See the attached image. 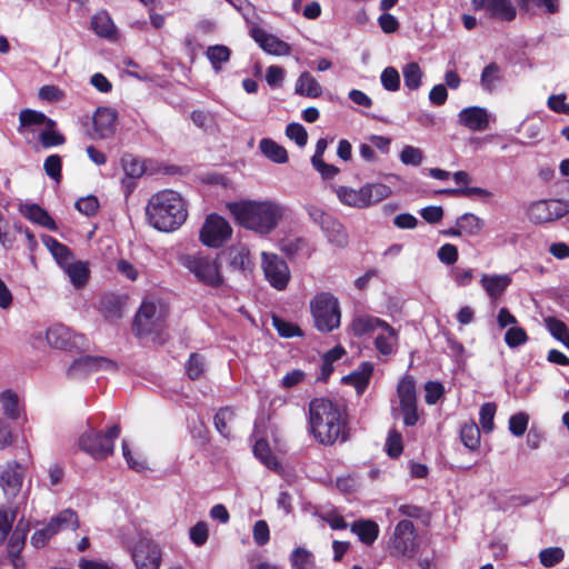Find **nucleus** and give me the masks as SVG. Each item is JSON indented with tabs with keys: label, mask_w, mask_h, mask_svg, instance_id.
I'll use <instances>...</instances> for the list:
<instances>
[{
	"label": "nucleus",
	"mask_w": 569,
	"mask_h": 569,
	"mask_svg": "<svg viewBox=\"0 0 569 569\" xmlns=\"http://www.w3.org/2000/svg\"><path fill=\"white\" fill-rule=\"evenodd\" d=\"M42 242L62 269L73 261L74 257L70 248L56 238L44 234L42 236Z\"/></svg>",
	"instance_id": "obj_27"
},
{
	"label": "nucleus",
	"mask_w": 569,
	"mask_h": 569,
	"mask_svg": "<svg viewBox=\"0 0 569 569\" xmlns=\"http://www.w3.org/2000/svg\"><path fill=\"white\" fill-rule=\"evenodd\" d=\"M231 53V50L224 44L209 46L206 50V57L216 72L222 70V64L230 60Z\"/></svg>",
	"instance_id": "obj_37"
},
{
	"label": "nucleus",
	"mask_w": 569,
	"mask_h": 569,
	"mask_svg": "<svg viewBox=\"0 0 569 569\" xmlns=\"http://www.w3.org/2000/svg\"><path fill=\"white\" fill-rule=\"evenodd\" d=\"M296 93L309 98H318L322 93L321 86L309 72H302L296 82Z\"/></svg>",
	"instance_id": "obj_35"
},
{
	"label": "nucleus",
	"mask_w": 569,
	"mask_h": 569,
	"mask_svg": "<svg viewBox=\"0 0 569 569\" xmlns=\"http://www.w3.org/2000/svg\"><path fill=\"white\" fill-rule=\"evenodd\" d=\"M43 126L39 132L38 140L43 149L59 147L66 143L67 139L58 129L56 120L47 117L43 112L26 108L19 112V124L17 131L27 139L29 133H34V127Z\"/></svg>",
	"instance_id": "obj_4"
},
{
	"label": "nucleus",
	"mask_w": 569,
	"mask_h": 569,
	"mask_svg": "<svg viewBox=\"0 0 569 569\" xmlns=\"http://www.w3.org/2000/svg\"><path fill=\"white\" fill-rule=\"evenodd\" d=\"M382 87L388 91H397L400 88V74L395 67H387L380 76Z\"/></svg>",
	"instance_id": "obj_56"
},
{
	"label": "nucleus",
	"mask_w": 569,
	"mask_h": 569,
	"mask_svg": "<svg viewBox=\"0 0 569 569\" xmlns=\"http://www.w3.org/2000/svg\"><path fill=\"white\" fill-rule=\"evenodd\" d=\"M511 283L508 274H483L481 284L491 299L500 297Z\"/></svg>",
	"instance_id": "obj_30"
},
{
	"label": "nucleus",
	"mask_w": 569,
	"mask_h": 569,
	"mask_svg": "<svg viewBox=\"0 0 569 569\" xmlns=\"http://www.w3.org/2000/svg\"><path fill=\"white\" fill-rule=\"evenodd\" d=\"M0 402L2 405L4 415L10 419L19 418V400L16 392L6 390L0 395Z\"/></svg>",
	"instance_id": "obj_46"
},
{
	"label": "nucleus",
	"mask_w": 569,
	"mask_h": 569,
	"mask_svg": "<svg viewBox=\"0 0 569 569\" xmlns=\"http://www.w3.org/2000/svg\"><path fill=\"white\" fill-rule=\"evenodd\" d=\"M63 270L69 276L71 283L77 288L84 286L89 279L90 271L86 262L71 261Z\"/></svg>",
	"instance_id": "obj_38"
},
{
	"label": "nucleus",
	"mask_w": 569,
	"mask_h": 569,
	"mask_svg": "<svg viewBox=\"0 0 569 569\" xmlns=\"http://www.w3.org/2000/svg\"><path fill=\"white\" fill-rule=\"evenodd\" d=\"M400 160L407 166H419L423 160V152L419 148L406 146L400 152Z\"/></svg>",
	"instance_id": "obj_62"
},
{
	"label": "nucleus",
	"mask_w": 569,
	"mask_h": 569,
	"mask_svg": "<svg viewBox=\"0 0 569 569\" xmlns=\"http://www.w3.org/2000/svg\"><path fill=\"white\" fill-rule=\"evenodd\" d=\"M528 341V335L521 327H511L505 333V342L509 348H517Z\"/></svg>",
	"instance_id": "obj_58"
},
{
	"label": "nucleus",
	"mask_w": 569,
	"mask_h": 569,
	"mask_svg": "<svg viewBox=\"0 0 569 569\" xmlns=\"http://www.w3.org/2000/svg\"><path fill=\"white\" fill-rule=\"evenodd\" d=\"M234 418V410L231 407H222L220 408L214 417L213 425L216 430L224 438H229L231 435L230 428L228 427V422L232 421Z\"/></svg>",
	"instance_id": "obj_40"
},
{
	"label": "nucleus",
	"mask_w": 569,
	"mask_h": 569,
	"mask_svg": "<svg viewBox=\"0 0 569 569\" xmlns=\"http://www.w3.org/2000/svg\"><path fill=\"white\" fill-rule=\"evenodd\" d=\"M457 224L470 236L478 234L483 227L482 220L473 213H463L458 218Z\"/></svg>",
	"instance_id": "obj_49"
},
{
	"label": "nucleus",
	"mask_w": 569,
	"mask_h": 569,
	"mask_svg": "<svg viewBox=\"0 0 569 569\" xmlns=\"http://www.w3.org/2000/svg\"><path fill=\"white\" fill-rule=\"evenodd\" d=\"M565 559V551L560 547L545 548L539 552L540 563L546 568L555 567Z\"/></svg>",
	"instance_id": "obj_50"
},
{
	"label": "nucleus",
	"mask_w": 569,
	"mask_h": 569,
	"mask_svg": "<svg viewBox=\"0 0 569 569\" xmlns=\"http://www.w3.org/2000/svg\"><path fill=\"white\" fill-rule=\"evenodd\" d=\"M362 187L359 190H355L349 187H339L337 190V196L339 200L349 207L355 208H367L365 196H362Z\"/></svg>",
	"instance_id": "obj_39"
},
{
	"label": "nucleus",
	"mask_w": 569,
	"mask_h": 569,
	"mask_svg": "<svg viewBox=\"0 0 569 569\" xmlns=\"http://www.w3.org/2000/svg\"><path fill=\"white\" fill-rule=\"evenodd\" d=\"M47 341L50 346L61 350H71L83 340L82 335H76L63 325H53L47 330Z\"/></svg>",
	"instance_id": "obj_18"
},
{
	"label": "nucleus",
	"mask_w": 569,
	"mask_h": 569,
	"mask_svg": "<svg viewBox=\"0 0 569 569\" xmlns=\"http://www.w3.org/2000/svg\"><path fill=\"white\" fill-rule=\"evenodd\" d=\"M228 208L241 227L261 236L272 232L286 213L283 206L270 200L230 202Z\"/></svg>",
	"instance_id": "obj_2"
},
{
	"label": "nucleus",
	"mask_w": 569,
	"mask_h": 569,
	"mask_svg": "<svg viewBox=\"0 0 569 569\" xmlns=\"http://www.w3.org/2000/svg\"><path fill=\"white\" fill-rule=\"evenodd\" d=\"M120 432L119 425H113L106 432L90 428L79 437V448L94 460H106L113 455Z\"/></svg>",
	"instance_id": "obj_5"
},
{
	"label": "nucleus",
	"mask_w": 569,
	"mask_h": 569,
	"mask_svg": "<svg viewBox=\"0 0 569 569\" xmlns=\"http://www.w3.org/2000/svg\"><path fill=\"white\" fill-rule=\"evenodd\" d=\"M373 369V363L363 361L358 369L351 371L342 380L345 383L353 386L358 395H362L369 386Z\"/></svg>",
	"instance_id": "obj_25"
},
{
	"label": "nucleus",
	"mask_w": 569,
	"mask_h": 569,
	"mask_svg": "<svg viewBox=\"0 0 569 569\" xmlns=\"http://www.w3.org/2000/svg\"><path fill=\"white\" fill-rule=\"evenodd\" d=\"M54 526L58 527V530L67 529V528H77L78 527V515L72 509H64L60 511L56 517L50 519Z\"/></svg>",
	"instance_id": "obj_55"
},
{
	"label": "nucleus",
	"mask_w": 569,
	"mask_h": 569,
	"mask_svg": "<svg viewBox=\"0 0 569 569\" xmlns=\"http://www.w3.org/2000/svg\"><path fill=\"white\" fill-rule=\"evenodd\" d=\"M100 309L103 316L109 320H114L122 317L121 302L114 296L103 297L100 301Z\"/></svg>",
	"instance_id": "obj_44"
},
{
	"label": "nucleus",
	"mask_w": 569,
	"mask_h": 569,
	"mask_svg": "<svg viewBox=\"0 0 569 569\" xmlns=\"http://www.w3.org/2000/svg\"><path fill=\"white\" fill-rule=\"evenodd\" d=\"M59 532L58 527L50 520L42 529L36 530L31 536V545L34 548L44 547L48 541Z\"/></svg>",
	"instance_id": "obj_51"
},
{
	"label": "nucleus",
	"mask_w": 569,
	"mask_h": 569,
	"mask_svg": "<svg viewBox=\"0 0 569 569\" xmlns=\"http://www.w3.org/2000/svg\"><path fill=\"white\" fill-rule=\"evenodd\" d=\"M259 149L262 154L272 162L286 163L289 159L286 148L270 138L261 139L259 142Z\"/></svg>",
	"instance_id": "obj_33"
},
{
	"label": "nucleus",
	"mask_w": 569,
	"mask_h": 569,
	"mask_svg": "<svg viewBox=\"0 0 569 569\" xmlns=\"http://www.w3.org/2000/svg\"><path fill=\"white\" fill-rule=\"evenodd\" d=\"M405 86L410 90H417L421 84L422 72L417 62H409L403 67Z\"/></svg>",
	"instance_id": "obj_45"
},
{
	"label": "nucleus",
	"mask_w": 569,
	"mask_h": 569,
	"mask_svg": "<svg viewBox=\"0 0 569 569\" xmlns=\"http://www.w3.org/2000/svg\"><path fill=\"white\" fill-rule=\"evenodd\" d=\"M308 248V240L303 237L286 238L280 243L281 251L293 257Z\"/></svg>",
	"instance_id": "obj_54"
},
{
	"label": "nucleus",
	"mask_w": 569,
	"mask_h": 569,
	"mask_svg": "<svg viewBox=\"0 0 569 569\" xmlns=\"http://www.w3.org/2000/svg\"><path fill=\"white\" fill-rule=\"evenodd\" d=\"M501 79L500 67L496 62H490L481 72L480 83L485 90L491 92L495 89V83Z\"/></svg>",
	"instance_id": "obj_42"
},
{
	"label": "nucleus",
	"mask_w": 569,
	"mask_h": 569,
	"mask_svg": "<svg viewBox=\"0 0 569 569\" xmlns=\"http://www.w3.org/2000/svg\"><path fill=\"white\" fill-rule=\"evenodd\" d=\"M74 207L84 216L93 217L99 210V201L96 196H87L77 200Z\"/></svg>",
	"instance_id": "obj_59"
},
{
	"label": "nucleus",
	"mask_w": 569,
	"mask_h": 569,
	"mask_svg": "<svg viewBox=\"0 0 569 569\" xmlns=\"http://www.w3.org/2000/svg\"><path fill=\"white\" fill-rule=\"evenodd\" d=\"M118 112L109 107H99L92 117V139H109L117 131Z\"/></svg>",
	"instance_id": "obj_16"
},
{
	"label": "nucleus",
	"mask_w": 569,
	"mask_h": 569,
	"mask_svg": "<svg viewBox=\"0 0 569 569\" xmlns=\"http://www.w3.org/2000/svg\"><path fill=\"white\" fill-rule=\"evenodd\" d=\"M252 38L260 46V48L269 54L289 56L291 52L289 43L273 34L266 32L262 29H253Z\"/></svg>",
	"instance_id": "obj_20"
},
{
	"label": "nucleus",
	"mask_w": 569,
	"mask_h": 569,
	"mask_svg": "<svg viewBox=\"0 0 569 569\" xmlns=\"http://www.w3.org/2000/svg\"><path fill=\"white\" fill-rule=\"evenodd\" d=\"M231 234L230 223L218 213H210L200 229L199 238L206 247L220 248Z\"/></svg>",
	"instance_id": "obj_10"
},
{
	"label": "nucleus",
	"mask_w": 569,
	"mask_h": 569,
	"mask_svg": "<svg viewBox=\"0 0 569 569\" xmlns=\"http://www.w3.org/2000/svg\"><path fill=\"white\" fill-rule=\"evenodd\" d=\"M286 136L293 140L299 147H305L307 144L308 133L300 123H289L286 128Z\"/></svg>",
	"instance_id": "obj_63"
},
{
	"label": "nucleus",
	"mask_w": 569,
	"mask_h": 569,
	"mask_svg": "<svg viewBox=\"0 0 569 569\" xmlns=\"http://www.w3.org/2000/svg\"><path fill=\"white\" fill-rule=\"evenodd\" d=\"M460 440L470 451H476L480 447L481 432L475 421H467L460 427Z\"/></svg>",
	"instance_id": "obj_36"
},
{
	"label": "nucleus",
	"mask_w": 569,
	"mask_h": 569,
	"mask_svg": "<svg viewBox=\"0 0 569 569\" xmlns=\"http://www.w3.org/2000/svg\"><path fill=\"white\" fill-rule=\"evenodd\" d=\"M497 412V405L495 402H485L479 411L480 425L483 432L489 433L495 428V416Z\"/></svg>",
	"instance_id": "obj_48"
},
{
	"label": "nucleus",
	"mask_w": 569,
	"mask_h": 569,
	"mask_svg": "<svg viewBox=\"0 0 569 569\" xmlns=\"http://www.w3.org/2000/svg\"><path fill=\"white\" fill-rule=\"evenodd\" d=\"M24 478V470L17 461H10L0 472V487L9 502L20 493Z\"/></svg>",
	"instance_id": "obj_15"
},
{
	"label": "nucleus",
	"mask_w": 569,
	"mask_h": 569,
	"mask_svg": "<svg viewBox=\"0 0 569 569\" xmlns=\"http://www.w3.org/2000/svg\"><path fill=\"white\" fill-rule=\"evenodd\" d=\"M362 196H365L366 207L373 206L391 194V188L385 183H366L362 186Z\"/></svg>",
	"instance_id": "obj_34"
},
{
	"label": "nucleus",
	"mask_w": 569,
	"mask_h": 569,
	"mask_svg": "<svg viewBox=\"0 0 569 569\" xmlns=\"http://www.w3.org/2000/svg\"><path fill=\"white\" fill-rule=\"evenodd\" d=\"M163 323V315L152 301H143L138 309L134 320L133 330L137 336H149L161 329Z\"/></svg>",
	"instance_id": "obj_11"
},
{
	"label": "nucleus",
	"mask_w": 569,
	"mask_h": 569,
	"mask_svg": "<svg viewBox=\"0 0 569 569\" xmlns=\"http://www.w3.org/2000/svg\"><path fill=\"white\" fill-rule=\"evenodd\" d=\"M442 194H448L452 197H465V198H473L481 197L487 198L490 197L491 193L483 188L480 187H463V188H455V189H443L439 191Z\"/></svg>",
	"instance_id": "obj_53"
},
{
	"label": "nucleus",
	"mask_w": 569,
	"mask_h": 569,
	"mask_svg": "<svg viewBox=\"0 0 569 569\" xmlns=\"http://www.w3.org/2000/svg\"><path fill=\"white\" fill-rule=\"evenodd\" d=\"M27 538V529H20V523L17 526L14 531L11 533L7 550L9 557H17L21 555L24 548Z\"/></svg>",
	"instance_id": "obj_47"
},
{
	"label": "nucleus",
	"mask_w": 569,
	"mask_h": 569,
	"mask_svg": "<svg viewBox=\"0 0 569 569\" xmlns=\"http://www.w3.org/2000/svg\"><path fill=\"white\" fill-rule=\"evenodd\" d=\"M262 269L267 281L277 290L287 288L290 270L287 262L276 253H262Z\"/></svg>",
	"instance_id": "obj_13"
},
{
	"label": "nucleus",
	"mask_w": 569,
	"mask_h": 569,
	"mask_svg": "<svg viewBox=\"0 0 569 569\" xmlns=\"http://www.w3.org/2000/svg\"><path fill=\"white\" fill-rule=\"evenodd\" d=\"M137 569H160L162 552L160 547L149 539H140L131 550Z\"/></svg>",
	"instance_id": "obj_14"
},
{
	"label": "nucleus",
	"mask_w": 569,
	"mask_h": 569,
	"mask_svg": "<svg viewBox=\"0 0 569 569\" xmlns=\"http://www.w3.org/2000/svg\"><path fill=\"white\" fill-rule=\"evenodd\" d=\"M377 328L386 330L392 337L396 336V330L387 321L377 317L359 316L356 317L350 325L353 336L358 338L373 332Z\"/></svg>",
	"instance_id": "obj_22"
},
{
	"label": "nucleus",
	"mask_w": 569,
	"mask_h": 569,
	"mask_svg": "<svg viewBox=\"0 0 569 569\" xmlns=\"http://www.w3.org/2000/svg\"><path fill=\"white\" fill-rule=\"evenodd\" d=\"M545 323L550 335L558 341L563 340V338L569 333L567 325L555 317H547L545 319Z\"/></svg>",
	"instance_id": "obj_61"
},
{
	"label": "nucleus",
	"mask_w": 569,
	"mask_h": 569,
	"mask_svg": "<svg viewBox=\"0 0 569 569\" xmlns=\"http://www.w3.org/2000/svg\"><path fill=\"white\" fill-rule=\"evenodd\" d=\"M402 451L403 442L401 433L396 429L389 430L386 441L387 455L392 459H397L401 456Z\"/></svg>",
	"instance_id": "obj_52"
},
{
	"label": "nucleus",
	"mask_w": 569,
	"mask_h": 569,
	"mask_svg": "<svg viewBox=\"0 0 569 569\" xmlns=\"http://www.w3.org/2000/svg\"><path fill=\"white\" fill-rule=\"evenodd\" d=\"M146 216L154 229L171 232L186 222L188 208L184 199L177 191L166 189L151 196Z\"/></svg>",
	"instance_id": "obj_3"
},
{
	"label": "nucleus",
	"mask_w": 569,
	"mask_h": 569,
	"mask_svg": "<svg viewBox=\"0 0 569 569\" xmlns=\"http://www.w3.org/2000/svg\"><path fill=\"white\" fill-rule=\"evenodd\" d=\"M458 122L471 131H483L489 127V118L486 109L468 107L458 113Z\"/></svg>",
	"instance_id": "obj_23"
},
{
	"label": "nucleus",
	"mask_w": 569,
	"mask_h": 569,
	"mask_svg": "<svg viewBox=\"0 0 569 569\" xmlns=\"http://www.w3.org/2000/svg\"><path fill=\"white\" fill-rule=\"evenodd\" d=\"M420 548L419 537L410 520H400L388 541V551L397 559H413Z\"/></svg>",
	"instance_id": "obj_7"
},
{
	"label": "nucleus",
	"mask_w": 569,
	"mask_h": 569,
	"mask_svg": "<svg viewBox=\"0 0 569 569\" xmlns=\"http://www.w3.org/2000/svg\"><path fill=\"white\" fill-rule=\"evenodd\" d=\"M400 411L406 427H413L419 421L416 380L411 375H405L398 386Z\"/></svg>",
	"instance_id": "obj_9"
},
{
	"label": "nucleus",
	"mask_w": 569,
	"mask_h": 569,
	"mask_svg": "<svg viewBox=\"0 0 569 569\" xmlns=\"http://www.w3.org/2000/svg\"><path fill=\"white\" fill-rule=\"evenodd\" d=\"M529 422V416L526 412H518L509 418V431L515 437L525 435Z\"/></svg>",
	"instance_id": "obj_57"
},
{
	"label": "nucleus",
	"mask_w": 569,
	"mask_h": 569,
	"mask_svg": "<svg viewBox=\"0 0 569 569\" xmlns=\"http://www.w3.org/2000/svg\"><path fill=\"white\" fill-rule=\"evenodd\" d=\"M19 212L29 221L47 228L51 231H57L58 226L49 212L37 203H23L19 207Z\"/></svg>",
	"instance_id": "obj_24"
},
{
	"label": "nucleus",
	"mask_w": 569,
	"mask_h": 569,
	"mask_svg": "<svg viewBox=\"0 0 569 569\" xmlns=\"http://www.w3.org/2000/svg\"><path fill=\"white\" fill-rule=\"evenodd\" d=\"M350 530L367 546L372 545L379 536V526L373 520L353 521L350 526Z\"/></svg>",
	"instance_id": "obj_32"
},
{
	"label": "nucleus",
	"mask_w": 569,
	"mask_h": 569,
	"mask_svg": "<svg viewBox=\"0 0 569 569\" xmlns=\"http://www.w3.org/2000/svg\"><path fill=\"white\" fill-rule=\"evenodd\" d=\"M477 9H485L491 18H498L501 21H512L516 19L517 11L510 0H473Z\"/></svg>",
	"instance_id": "obj_21"
},
{
	"label": "nucleus",
	"mask_w": 569,
	"mask_h": 569,
	"mask_svg": "<svg viewBox=\"0 0 569 569\" xmlns=\"http://www.w3.org/2000/svg\"><path fill=\"white\" fill-rule=\"evenodd\" d=\"M252 452L254 457L268 469L272 471H279L281 469V463L279 462L278 458L273 455L267 439H258L253 445Z\"/></svg>",
	"instance_id": "obj_29"
},
{
	"label": "nucleus",
	"mask_w": 569,
	"mask_h": 569,
	"mask_svg": "<svg viewBox=\"0 0 569 569\" xmlns=\"http://www.w3.org/2000/svg\"><path fill=\"white\" fill-rule=\"evenodd\" d=\"M321 230L325 232L329 242L338 246L346 247L348 243V233L343 227V224L335 218L332 214L326 221V223L321 227Z\"/></svg>",
	"instance_id": "obj_31"
},
{
	"label": "nucleus",
	"mask_w": 569,
	"mask_h": 569,
	"mask_svg": "<svg viewBox=\"0 0 569 569\" xmlns=\"http://www.w3.org/2000/svg\"><path fill=\"white\" fill-rule=\"evenodd\" d=\"M91 30L100 38L108 40L116 39L117 28L106 10L98 11L91 17Z\"/></svg>",
	"instance_id": "obj_26"
},
{
	"label": "nucleus",
	"mask_w": 569,
	"mask_h": 569,
	"mask_svg": "<svg viewBox=\"0 0 569 569\" xmlns=\"http://www.w3.org/2000/svg\"><path fill=\"white\" fill-rule=\"evenodd\" d=\"M219 257L223 258L228 267L233 271L247 272L252 270V261L249 249L242 244L237 243L223 249Z\"/></svg>",
	"instance_id": "obj_17"
},
{
	"label": "nucleus",
	"mask_w": 569,
	"mask_h": 569,
	"mask_svg": "<svg viewBox=\"0 0 569 569\" xmlns=\"http://www.w3.org/2000/svg\"><path fill=\"white\" fill-rule=\"evenodd\" d=\"M272 326L281 338L289 339L303 336V332L298 325L287 321L276 315L272 316Z\"/></svg>",
	"instance_id": "obj_41"
},
{
	"label": "nucleus",
	"mask_w": 569,
	"mask_h": 569,
	"mask_svg": "<svg viewBox=\"0 0 569 569\" xmlns=\"http://www.w3.org/2000/svg\"><path fill=\"white\" fill-rule=\"evenodd\" d=\"M307 429L319 445L343 443L350 438L348 411L327 397L312 398L308 403Z\"/></svg>",
	"instance_id": "obj_1"
},
{
	"label": "nucleus",
	"mask_w": 569,
	"mask_h": 569,
	"mask_svg": "<svg viewBox=\"0 0 569 569\" xmlns=\"http://www.w3.org/2000/svg\"><path fill=\"white\" fill-rule=\"evenodd\" d=\"M121 166L126 174L122 183L127 186V194H129L131 192V180L140 178L144 173L146 168L144 164L131 153H124L121 157Z\"/></svg>",
	"instance_id": "obj_28"
},
{
	"label": "nucleus",
	"mask_w": 569,
	"mask_h": 569,
	"mask_svg": "<svg viewBox=\"0 0 569 569\" xmlns=\"http://www.w3.org/2000/svg\"><path fill=\"white\" fill-rule=\"evenodd\" d=\"M569 212V203L559 199L539 200L529 207V219L535 223H546L560 219Z\"/></svg>",
	"instance_id": "obj_12"
},
{
	"label": "nucleus",
	"mask_w": 569,
	"mask_h": 569,
	"mask_svg": "<svg viewBox=\"0 0 569 569\" xmlns=\"http://www.w3.org/2000/svg\"><path fill=\"white\" fill-rule=\"evenodd\" d=\"M186 372L191 380L200 378L203 372V359L199 353L193 352L190 355L186 363Z\"/></svg>",
	"instance_id": "obj_64"
},
{
	"label": "nucleus",
	"mask_w": 569,
	"mask_h": 569,
	"mask_svg": "<svg viewBox=\"0 0 569 569\" xmlns=\"http://www.w3.org/2000/svg\"><path fill=\"white\" fill-rule=\"evenodd\" d=\"M112 367L113 362L104 357L84 356L76 359L68 368L70 378H81L102 367Z\"/></svg>",
	"instance_id": "obj_19"
},
{
	"label": "nucleus",
	"mask_w": 569,
	"mask_h": 569,
	"mask_svg": "<svg viewBox=\"0 0 569 569\" xmlns=\"http://www.w3.org/2000/svg\"><path fill=\"white\" fill-rule=\"evenodd\" d=\"M290 562L292 569H312L315 567L313 555L303 547L293 549Z\"/></svg>",
	"instance_id": "obj_43"
},
{
	"label": "nucleus",
	"mask_w": 569,
	"mask_h": 569,
	"mask_svg": "<svg viewBox=\"0 0 569 569\" xmlns=\"http://www.w3.org/2000/svg\"><path fill=\"white\" fill-rule=\"evenodd\" d=\"M180 263L202 284L210 288H220L224 284V278L220 272V266L214 259L203 253L183 254Z\"/></svg>",
	"instance_id": "obj_8"
},
{
	"label": "nucleus",
	"mask_w": 569,
	"mask_h": 569,
	"mask_svg": "<svg viewBox=\"0 0 569 569\" xmlns=\"http://www.w3.org/2000/svg\"><path fill=\"white\" fill-rule=\"evenodd\" d=\"M315 327L331 332L340 326L341 312L338 299L330 292H320L310 301Z\"/></svg>",
	"instance_id": "obj_6"
},
{
	"label": "nucleus",
	"mask_w": 569,
	"mask_h": 569,
	"mask_svg": "<svg viewBox=\"0 0 569 569\" xmlns=\"http://www.w3.org/2000/svg\"><path fill=\"white\" fill-rule=\"evenodd\" d=\"M43 169L48 177L59 181L61 179L62 160L59 154H50L43 162Z\"/></svg>",
	"instance_id": "obj_60"
}]
</instances>
